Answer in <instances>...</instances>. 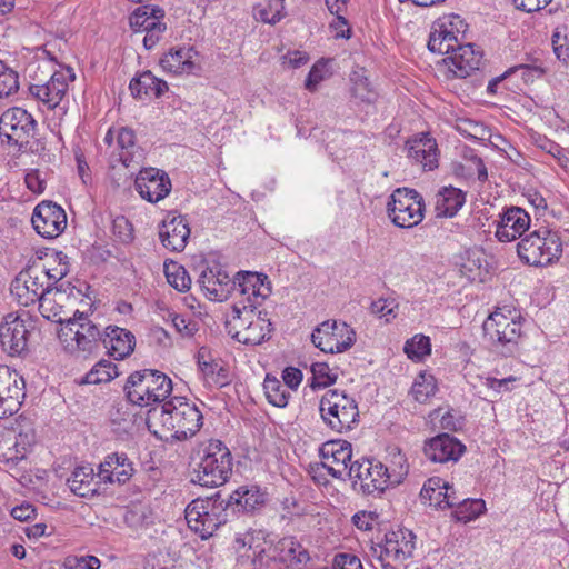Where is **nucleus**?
Returning a JSON list of instances; mask_svg holds the SVG:
<instances>
[{
    "label": "nucleus",
    "mask_w": 569,
    "mask_h": 569,
    "mask_svg": "<svg viewBox=\"0 0 569 569\" xmlns=\"http://www.w3.org/2000/svg\"><path fill=\"white\" fill-rule=\"evenodd\" d=\"M311 340L323 352L340 353L353 346L356 332L343 321L326 320L313 330Z\"/></svg>",
    "instance_id": "nucleus-15"
},
{
    "label": "nucleus",
    "mask_w": 569,
    "mask_h": 569,
    "mask_svg": "<svg viewBox=\"0 0 569 569\" xmlns=\"http://www.w3.org/2000/svg\"><path fill=\"white\" fill-rule=\"evenodd\" d=\"M164 30L166 24L161 21L156 23V26H152L149 29L144 30V37L142 40L144 48L147 50L152 49L160 41Z\"/></svg>",
    "instance_id": "nucleus-58"
},
{
    "label": "nucleus",
    "mask_w": 569,
    "mask_h": 569,
    "mask_svg": "<svg viewBox=\"0 0 569 569\" xmlns=\"http://www.w3.org/2000/svg\"><path fill=\"white\" fill-rule=\"evenodd\" d=\"M19 90V74L16 70L0 60V99L9 97Z\"/></svg>",
    "instance_id": "nucleus-48"
},
{
    "label": "nucleus",
    "mask_w": 569,
    "mask_h": 569,
    "mask_svg": "<svg viewBox=\"0 0 569 569\" xmlns=\"http://www.w3.org/2000/svg\"><path fill=\"white\" fill-rule=\"evenodd\" d=\"M319 412L323 423L338 433L353 429L359 418L356 400L338 389L325 392L319 402Z\"/></svg>",
    "instance_id": "nucleus-9"
},
{
    "label": "nucleus",
    "mask_w": 569,
    "mask_h": 569,
    "mask_svg": "<svg viewBox=\"0 0 569 569\" xmlns=\"http://www.w3.org/2000/svg\"><path fill=\"white\" fill-rule=\"evenodd\" d=\"M164 273L168 283L180 292L188 291L191 278L186 268L177 262L164 263Z\"/></svg>",
    "instance_id": "nucleus-45"
},
{
    "label": "nucleus",
    "mask_w": 569,
    "mask_h": 569,
    "mask_svg": "<svg viewBox=\"0 0 569 569\" xmlns=\"http://www.w3.org/2000/svg\"><path fill=\"white\" fill-rule=\"evenodd\" d=\"M322 458L321 466L336 479H342L343 475L349 471L352 449L348 441H329L322 445L320 449Z\"/></svg>",
    "instance_id": "nucleus-24"
},
{
    "label": "nucleus",
    "mask_w": 569,
    "mask_h": 569,
    "mask_svg": "<svg viewBox=\"0 0 569 569\" xmlns=\"http://www.w3.org/2000/svg\"><path fill=\"white\" fill-rule=\"evenodd\" d=\"M112 233L121 243H130L133 240L132 223L123 216L117 217L112 222Z\"/></svg>",
    "instance_id": "nucleus-54"
},
{
    "label": "nucleus",
    "mask_w": 569,
    "mask_h": 569,
    "mask_svg": "<svg viewBox=\"0 0 569 569\" xmlns=\"http://www.w3.org/2000/svg\"><path fill=\"white\" fill-rule=\"evenodd\" d=\"M466 202V194L458 188L445 187L436 196L437 217H453Z\"/></svg>",
    "instance_id": "nucleus-38"
},
{
    "label": "nucleus",
    "mask_w": 569,
    "mask_h": 569,
    "mask_svg": "<svg viewBox=\"0 0 569 569\" xmlns=\"http://www.w3.org/2000/svg\"><path fill=\"white\" fill-rule=\"evenodd\" d=\"M377 519L375 512L359 511L353 515L352 523L360 530L368 531L373 528V523Z\"/></svg>",
    "instance_id": "nucleus-59"
},
{
    "label": "nucleus",
    "mask_w": 569,
    "mask_h": 569,
    "mask_svg": "<svg viewBox=\"0 0 569 569\" xmlns=\"http://www.w3.org/2000/svg\"><path fill=\"white\" fill-rule=\"evenodd\" d=\"M398 305L393 299H378L371 303L370 310L373 315L380 319H385L386 322H390L397 317Z\"/></svg>",
    "instance_id": "nucleus-52"
},
{
    "label": "nucleus",
    "mask_w": 569,
    "mask_h": 569,
    "mask_svg": "<svg viewBox=\"0 0 569 569\" xmlns=\"http://www.w3.org/2000/svg\"><path fill=\"white\" fill-rule=\"evenodd\" d=\"M127 399L136 406L162 405L172 392L171 379L161 371L143 369L132 372L126 382Z\"/></svg>",
    "instance_id": "nucleus-6"
},
{
    "label": "nucleus",
    "mask_w": 569,
    "mask_h": 569,
    "mask_svg": "<svg viewBox=\"0 0 569 569\" xmlns=\"http://www.w3.org/2000/svg\"><path fill=\"white\" fill-rule=\"evenodd\" d=\"M232 466V456L228 447L220 440H210L201 450L191 480L202 487L222 486L230 478Z\"/></svg>",
    "instance_id": "nucleus-5"
},
{
    "label": "nucleus",
    "mask_w": 569,
    "mask_h": 569,
    "mask_svg": "<svg viewBox=\"0 0 569 569\" xmlns=\"http://www.w3.org/2000/svg\"><path fill=\"white\" fill-rule=\"evenodd\" d=\"M252 569H262L269 566L270 559H278L287 566L306 565L310 560L309 552L293 537L280 539L273 547L256 546L252 550Z\"/></svg>",
    "instance_id": "nucleus-14"
},
{
    "label": "nucleus",
    "mask_w": 569,
    "mask_h": 569,
    "mask_svg": "<svg viewBox=\"0 0 569 569\" xmlns=\"http://www.w3.org/2000/svg\"><path fill=\"white\" fill-rule=\"evenodd\" d=\"M63 299L64 292L57 288L47 291L39 301V310L41 315L48 320L63 326L68 319L63 306L61 305Z\"/></svg>",
    "instance_id": "nucleus-39"
},
{
    "label": "nucleus",
    "mask_w": 569,
    "mask_h": 569,
    "mask_svg": "<svg viewBox=\"0 0 569 569\" xmlns=\"http://www.w3.org/2000/svg\"><path fill=\"white\" fill-rule=\"evenodd\" d=\"M198 282L206 297L212 301L226 300L231 289V278L220 264L202 270Z\"/></svg>",
    "instance_id": "nucleus-27"
},
{
    "label": "nucleus",
    "mask_w": 569,
    "mask_h": 569,
    "mask_svg": "<svg viewBox=\"0 0 569 569\" xmlns=\"http://www.w3.org/2000/svg\"><path fill=\"white\" fill-rule=\"evenodd\" d=\"M327 72V64L321 61L317 62L309 71L305 83L306 88L310 91L316 90L317 86L326 78Z\"/></svg>",
    "instance_id": "nucleus-56"
},
{
    "label": "nucleus",
    "mask_w": 569,
    "mask_h": 569,
    "mask_svg": "<svg viewBox=\"0 0 569 569\" xmlns=\"http://www.w3.org/2000/svg\"><path fill=\"white\" fill-rule=\"evenodd\" d=\"M284 0H268V3L258 10L259 18L267 23L274 24L283 18Z\"/></svg>",
    "instance_id": "nucleus-51"
},
{
    "label": "nucleus",
    "mask_w": 569,
    "mask_h": 569,
    "mask_svg": "<svg viewBox=\"0 0 569 569\" xmlns=\"http://www.w3.org/2000/svg\"><path fill=\"white\" fill-rule=\"evenodd\" d=\"M518 10L531 13L537 12L548 6L551 0H511Z\"/></svg>",
    "instance_id": "nucleus-61"
},
{
    "label": "nucleus",
    "mask_w": 569,
    "mask_h": 569,
    "mask_svg": "<svg viewBox=\"0 0 569 569\" xmlns=\"http://www.w3.org/2000/svg\"><path fill=\"white\" fill-rule=\"evenodd\" d=\"M146 423L149 431L160 440H186L199 431L202 415L194 403L174 397L151 408Z\"/></svg>",
    "instance_id": "nucleus-2"
},
{
    "label": "nucleus",
    "mask_w": 569,
    "mask_h": 569,
    "mask_svg": "<svg viewBox=\"0 0 569 569\" xmlns=\"http://www.w3.org/2000/svg\"><path fill=\"white\" fill-rule=\"evenodd\" d=\"M133 463L126 453H110L99 465L97 477L103 483L123 485L133 476Z\"/></svg>",
    "instance_id": "nucleus-28"
},
{
    "label": "nucleus",
    "mask_w": 569,
    "mask_h": 569,
    "mask_svg": "<svg viewBox=\"0 0 569 569\" xmlns=\"http://www.w3.org/2000/svg\"><path fill=\"white\" fill-rule=\"evenodd\" d=\"M227 510L226 500L217 493L213 497L192 500L184 513L188 527L201 539H208L228 521Z\"/></svg>",
    "instance_id": "nucleus-7"
},
{
    "label": "nucleus",
    "mask_w": 569,
    "mask_h": 569,
    "mask_svg": "<svg viewBox=\"0 0 569 569\" xmlns=\"http://www.w3.org/2000/svg\"><path fill=\"white\" fill-rule=\"evenodd\" d=\"M409 359L420 361L431 352L430 339L423 335H416L409 339L403 348Z\"/></svg>",
    "instance_id": "nucleus-47"
},
{
    "label": "nucleus",
    "mask_w": 569,
    "mask_h": 569,
    "mask_svg": "<svg viewBox=\"0 0 569 569\" xmlns=\"http://www.w3.org/2000/svg\"><path fill=\"white\" fill-rule=\"evenodd\" d=\"M198 366L209 386L221 388L230 382L229 370L223 361L212 359L204 349L198 352Z\"/></svg>",
    "instance_id": "nucleus-33"
},
{
    "label": "nucleus",
    "mask_w": 569,
    "mask_h": 569,
    "mask_svg": "<svg viewBox=\"0 0 569 569\" xmlns=\"http://www.w3.org/2000/svg\"><path fill=\"white\" fill-rule=\"evenodd\" d=\"M36 515L34 508L30 503H23L12 508L11 516L20 521H27Z\"/></svg>",
    "instance_id": "nucleus-64"
},
{
    "label": "nucleus",
    "mask_w": 569,
    "mask_h": 569,
    "mask_svg": "<svg viewBox=\"0 0 569 569\" xmlns=\"http://www.w3.org/2000/svg\"><path fill=\"white\" fill-rule=\"evenodd\" d=\"M486 511V503L482 499L463 498L459 506L452 511V517L460 522H469L477 519Z\"/></svg>",
    "instance_id": "nucleus-44"
},
{
    "label": "nucleus",
    "mask_w": 569,
    "mask_h": 569,
    "mask_svg": "<svg viewBox=\"0 0 569 569\" xmlns=\"http://www.w3.org/2000/svg\"><path fill=\"white\" fill-rule=\"evenodd\" d=\"M134 336L127 329L109 326L101 333L100 343L114 359H123L133 351Z\"/></svg>",
    "instance_id": "nucleus-31"
},
{
    "label": "nucleus",
    "mask_w": 569,
    "mask_h": 569,
    "mask_svg": "<svg viewBox=\"0 0 569 569\" xmlns=\"http://www.w3.org/2000/svg\"><path fill=\"white\" fill-rule=\"evenodd\" d=\"M31 321L17 313H8L0 323V345L10 356H21L28 351Z\"/></svg>",
    "instance_id": "nucleus-18"
},
{
    "label": "nucleus",
    "mask_w": 569,
    "mask_h": 569,
    "mask_svg": "<svg viewBox=\"0 0 569 569\" xmlns=\"http://www.w3.org/2000/svg\"><path fill=\"white\" fill-rule=\"evenodd\" d=\"M37 121L24 109L13 107L6 110L0 118V134L8 143L23 147L36 133Z\"/></svg>",
    "instance_id": "nucleus-17"
},
{
    "label": "nucleus",
    "mask_w": 569,
    "mask_h": 569,
    "mask_svg": "<svg viewBox=\"0 0 569 569\" xmlns=\"http://www.w3.org/2000/svg\"><path fill=\"white\" fill-rule=\"evenodd\" d=\"M487 264L485 253L480 250H471L467 252V257L462 263V271L467 277L476 279L481 277V270Z\"/></svg>",
    "instance_id": "nucleus-49"
},
{
    "label": "nucleus",
    "mask_w": 569,
    "mask_h": 569,
    "mask_svg": "<svg viewBox=\"0 0 569 569\" xmlns=\"http://www.w3.org/2000/svg\"><path fill=\"white\" fill-rule=\"evenodd\" d=\"M226 329L238 342L257 346L270 338L271 322L268 313L259 310L256 303L239 300L227 316Z\"/></svg>",
    "instance_id": "nucleus-3"
},
{
    "label": "nucleus",
    "mask_w": 569,
    "mask_h": 569,
    "mask_svg": "<svg viewBox=\"0 0 569 569\" xmlns=\"http://www.w3.org/2000/svg\"><path fill=\"white\" fill-rule=\"evenodd\" d=\"M283 385L296 390L302 381V372L298 368L288 367L282 372Z\"/></svg>",
    "instance_id": "nucleus-60"
},
{
    "label": "nucleus",
    "mask_w": 569,
    "mask_h": 569,
    "mask_svg": "<svg viewBox=\"0 0 569 569\" xmlns=\"http://www.w3.org/2000/svg\"><path fill=\"white\" fill-rule=\"evenodd\" d=\"M263 390L269 403L278 408H284L291 397L283 382L270 375H267L264 378Z\"/></svg>",
    "instance_id": "nucleus-42"
},
{
    "label": "nucleus",
    "mask_w": 569,
    "mask_h": 569,
    "mask_svg": "<svg viewBox=\"0 0 569 569\" xmlns=\"http://www.w3.org/2000/svg\"><path fill=\"white\" fill-rule=\"evenodd\" d=\"M388 217L399 228H412L419 224L425 217L422 197L412 189L398 188L387 204Z\"/></svg>",
    "instance_id": "nucleus-12"
},
{
    "label": "nucleus",
    "mask_w": 569,
    "mask_h": 569,
    "mask_svg": "<svg viewBox=\"0 0 569 569\" xmlns=\"http://www.w3.org/2000/svg\"><path fill=\"white\" fill-rule=\"evenodd\" d=\"M31 222L38 234L53 239L66 229L67 214L57 203L42 201L36 206Z\"/></svg>",
    "instance_id": "nucleus-20"
},
{
    "label": "nucleus",
    "mask_w": 569,
    "mask_h": 569,
    "mask_svg": "<svg viewBox=\"0 0 569 569\" xmlns=\"http://www.w3.org/2000/svg\"><path fill=\"white\" fill-rule=\"evenodd\" d=\"M194 54L191 48L170 50L161 58L160 66L163 71L172 74H190L196 69Z\"/></svg>",
    "instance_id": "nucleus-36"
},
{
    "label": "nucleus",
    "mask_w": 569,
    "mask_h": 569,
    "mask_svg": "<svg viewBox=\"0 0 569 569\" xmlns=\"http://www.w3.org/2000/svg\"><path fill=\"white\" fill-rule=\"evenodd\" d=\"M101 561L96 556H69L62 562L63 569H99Z\"/></svg>",
    "instance_id": "nucleus-53"
},
{
    "label": "nucleus",
    "mask_w": 569,
    "mask_h": 569,
    "mask_svg": "<svg viewBox=\"0 0 569 569\" xmlns=\"http://www.w3.org/2000/svg\"><path fill=\"white\" fill-rule=\"evenodd\" d=\"M74 78L76 76L71 68H60L46 82L31 83L29 86L30 96L42 103L48 110H53L62 102L69 90V84Z\"/></svg>",
    "instance_id": "nucleus-16"
},
{
    "label": "nucleus",
    "mask_w": 569,
    "mask_h": 569,
    "mask_svg": "<svg viewBox=\"0 0 569 569\" xmlns=\"http://www.w3.org/2000/svg\"><path fill=\"white\" fill-rule=\"evenodd\" d=\"M520 315L508 307L497 308L483 322L485 339L497 353L505 357L518 350L521 337Z\"/></svg>",
    "instance_id": "nucleus-4"
},
{
    "label": "nucleus",
    "mask_w": 569,
    "mask_h": 569,
    "mask_svg": "<svg viewBox=\"0 0 569 569\" xmlns=\"http://www.w3.org/2000/svg\"><path fill=\"white\" fill-rule=\"evenodd\" d=\"M26 382L19 372L0 366V419L11 417L20 410L26 397Z\"/></svg>",
    "instance_id": "nucleus-19"
},
{
    "label": "nucleus",
    "mask_w": 569,
    "mask_h": 569,
    "mask_svg": "<svg viewBox=\"0 0 569 569\" xmlns=\"http://www.w3.org/2000/svg\"><path fill=\"white\" fill-rule=\"evenodd\" d=\"M118 159L127 168L138 166L144 159L143 150L136 143V134L129 128H121L117 137Z\"/></svg>",
    "instance_id": "nucleus-34"
},
{
    "label": "nucleus",
    "mask_w": 569,
    "mask_h": 569,
    "mask_svg": "<svg viewBox=\"0 0 569 569\" xmlns=\"http://www.w3.org/2000/svg\"><path fill=\"white\" fill-rule=\"evenodd\" d=\"M190 237L187 219L177 212H169L159 227V238L162 244L172 251H182Z\"/></svg>",
    "instance_id": "nucleus-25"
},
{
    "label": "nucleus",
    "mask_w": 569,
    "mask_h": 569,
    "mask_svg": "<svg viewBox=\"0 0 569 569\" xmlns=\"http://www.w3.org/2000/svg\"><path fill=\"white\" fill-rule=\"evenodd\" d=\"M238 287L242 296L241 300H244L246 303H249V299L252 303L257 305V308L262 303V301L269 297L271 293V286L268 281V277L258 273L246 271L243 273H238L237 277Z\"/></svg>",
    "instance_id": "nucleus-30"
},
{
    "label": "nucleus",
    "mask_w": 569,
    "mask_h": 569,
    "mask_svg": "<svg viewBox=\"0 0 569 569\" xmlns=\"http://www.w3.org/2000/svg\"><path fill=\"white\" fill-rule=\"evenodd\" d=\"M416 548V536L408 529L385 535L382 542L371 546V557L382 569H406Z\"/></svg>",
    "instance_id": "nucleus-10"
},
{
    "label": "nucleus",
    "mask_w": 569,
    "mask_h": 569,
    "mask_svg": "<svg viewBox=\"0 0 569 569\" xmlns=\"http://www.w3.org/2000/svg\"><path fill=\"white\" fill-rule=\"evenodd\" d=\"M163 17V10L158 7L142 6L137 8L129 18L131 29L136 33H143L156 23L160 22Z\"/></svg>",
    "instance_id": "nucleus-40"
},
{
    "label": "nucleus",
    "mask_w": 569,
    "mask_h": 569,
    "mask_svg": "<svg viewBox=\"0 0 569 569\" xmlns=\"http://www.w3.org/2000/svg\"><path fill=\"white\" fill-rule=\"evenodd\" d=\"M348 477L355 485H360L365 495H380L390 485L399 482L398 479H392L383 463L372 459H361L350 463Z\"/></svg>",
    "instance_id": "nucleus-13"
},
{
    "label": "nucleus",
    "mask_w": 569,
    "mask_h": 569,
    "mask_svg": "<svg viewBox=\"0 0 569 569\" xmlns=\"http://www.w3.org/2000/svg\"><path fill=\"white\" fill-rule=\"evenodd\" d=\"M438 390L437 381L433 375L420 372L411 387V395L420 403L427 402Z\"/></svg>",
    "instance_id": "nucleus-43"
},
{
    "label": "nucleus",
    "mask_w": 569,
    "mask_h": 569,
    "mask_svg": "<svg viewBox=\"0 0 569 569\" xmlns=\"http://www.w3.org/2000/svg\"><path fill=\"white\" fill-rule=\"evenodd\" d=\"M134 187L142 199L157 203L171 191V180L162 170L146 168L139 171Z\"/></svg>",
    "instance_id": "nucleus-21"
},
{
    "label": "nucleus",
    "mask_w": 569,
    "mask_h": 569,
    "mask_svg": "<svg viewBox=\"0 0 569 569\" xmlns=\"http://www.w3.org/2000/svg\"><path fill=\"white\" fill-rule=\"evenodd\" d=\"M27 188L33 193H42L46 189V181L41 179L39 170H32L24 178Z\"/></svg>",
    "instance_id": "nucleus-62"
},
{
    "label": "nucleus",
    "mask_w": 569,
    "mask_h": 569,
    "mask_svg": "<svg viewBox=\"0 0 569 569\" xmlns=\"http://www.w3.org/2000/svg\"><path fill=\"white\" fill-rule=\"evenodd\" d=\"M50 278L49 272L40 270L21 271L11 284V292L14 293L24 306L40 301L41 297L50 291L49 286L44 288L43 279Z\"/></svg>",
    "instance_id": "nucleus-23"
},
{
    "label": "nucleus",
    "mask_w": 569,
    "mask_h": 569,
    "mask_svg": "<svg viewBox=\"0 0 569 569\" xmlns=\"http://www.w3.org/2000/svg\"><path fill=\"white\" fill-rule=\"evenodd\" d=\"M266 502V492L258 486H241L226 501L227 509L238 512H252Z\"/></svg>",
    "instance_id": "nucleus-32"
},
{
    "label": "nucleus",
    "mask_w": 569,
    "mask_h": 569,
    "mask_svg": "<svg viewBox=\"0 0 569 569\" xmlns=\"http://www.w3.org/2000/svg\"><path fill=\"white\" fill-rule=\"evenodd\" d=\"M313 377L312 387L326 388L336 382L338 376L332 372L329 366L325 362H316L311 366Z\"/></svg>",
    "instance_id": "nucleus-50"
},
{
    "label": "nucleus",
    "mask_w": 569,
    "mask_h": 569,
    "mask_svg": "<svg viewBox=\"0 0 569 569\" xmlns=\"http://www.w3.org/2000/svg\"><path fill=\"white\" fill-rule=\"evenodd\" d=\"M517 252L521 261L529 266H547L560 258L562 242L557 231L543 227L522 237Z\"/></svg>",
    "instance_id": "nucleus-8"
},
{
    "label": "nucleus",
    "mask_w": 569,
    "mask_h": 569,
    "mask_svg": "<svg viewBox=\"0 0 569 569\" xmlns=\"http://www.w3.org/2000/svg\"><path fill=\"white\" fill-rule=\"evenodd\" d=\"M174 329L183 337H191L198 330L197 322L176 312H169Z\"/></svg>",
    "instance_id": "nucleus-55"
},
{
    "label": "nucleus",
    "mask_w": 569,
    "mask_h": 569,
    "mask_svg": "<svg viewBox=\"0 0 569 569\" xmlns=\"http://www.w3.org/2000/svg\"><path fill=\"white\" fill-rule=\"evenodd\" d=\"M513 68L515 72L518 70L522 71V78L526 82L533 81L545 74V69L540 66L519 64Z\"/></svg>",
    "instance_id": "nucleus-63"
},
{
    "label": "nucleus",
    "mask_w": 569,
    "mask_h": 569,
    "mask_svg": "<svg viewBox=\"0 0 569 569\" xmlns=\"http://www.w3.org/2000/svg\"><path fill=\"white\" fill-rule=\"evenodd\" d=\"M463 27V20L457 14L440 19L433 23L428 41V49L446 54L445 66L452 77L460 79L469 77L481 63V56L475 52L472 44L459 43L458 34L465 31Z\"/></svg>",
    "instance_id": "nucleus-1"
},
{
    "label": "nucleus",
    "mask_w": 569,
    "mask_h": 569,
    "mask_svg": "<svg viewBox=\"0 0 569 569\" xmlns=\"http://www.w3.org/2000/svg\"><path fill=\"white\" fill-rule=\"evenodd\" d=\"M118 376L117 367L110 361L100 360L93 368L83 377L82 382L87 385H98L109 382Z\"/></svg>",
    "instance_id": "nucleus-46"
},
{
    "label": "nucleus",
    "mask_w": 569,
    "mask_h": 569,
    "mask_svg": "<svg viewBox=\"0 0 569 569\" xmlns=\"http://www.w3.org/2000/svg\"><path fill=\"white\" fill-rule=\"evenodd\" d=\"M465 451L466 446L448 433L432 437L423 446L425 457L433 463H456Z\"/></svg>",
    "instance_id": "nucleus-22"
},
{
    "label": "nucleus",
    "mask_w": 569,
    "mask_h": 569,
    "mask_svg": "<svg viewBox=\"0 0 569 569\" xmlns=\"http://www.w3.org/2000/svg\"><path fill=\"white\" fill-rule=\"evenodd\" d=\"M96 477L91 466H80L72 471L67 482L74 495L90 498L99 491V481H96Z\"/></svg>",
    "instance_id": "nucleus-35"
},
{
    "label": "nucleus",
    "mask_w": 569,
    "mask_h": 569,
    "mask_svg": "<svg viewBox=\"0 0 569 569\" xmlns=\"http://www.w3.org/2000/svg\"><path fill=\"white\" fill-rule=\"evenodd\" d=\"M335 569H363L360 559L352 553H338L333 559Z\"/></svg>",
    "instance_id": "nucleus-57"
},
{
    "label": "nucleus",
    "mask_w": 569,
    "mask_h": 569,
    "mask_svg": "<svg viewBox=\"0 0 569 569\" xmlns=\"http://www.w3.org/2000/svg\"><path fill=\"white\" fill-rule=\"evenodd\" d=\"M129 89L136 98H159L168 90V84L166 81L154 77L151 71H144L130 81Z\"/></svg>",
    "instance_id": "nucleus-37"
},
{
    "label": "nucleus",
    "mask_w": 569,
    "mask_h": 569,
    "mask_svg": "<svg viewBox=\"0 0 569 569\" xmlns=\"http://www.w3.org/2000/svg\"><path fill=\"white\" fill-rule=\"evenodd\" d=\"M408 158L421 164L425 170H433L438 167V144L428 134H421L407 141Z\"/></svg>",
    "instance_id": "nucleus-29"
},
{
    "label": "nucleus",
    "mask_w": 569,
    "mask_h": 569,
    "mask_svg": "<svg viewBox=\"0 0 569 569\" xmlns=\"http://www.w3.org/2000/svg\"><path fill=\"white\" fill-rule=\"evenodd\" d=\"M23 435H3L0 437V461L18 463L24 458L26 446Z\"/></svg>",
    "instance_id": "nucleus-41"
},
{
    "label": "nucleus",
    "mask_w": 569,
    "mask_h": 569,
    "mask_svg": "<svg viewBox=\"0 0 569 569\" xmlns=\"http://www.w3.org/2000/svg\"><path fill=\"white\" fill-rule=\"evenodd\" d=\"M58 336L70 352L91 353L100 346L101 340L100 329L80 311L67 319Z\"/></svg>",
    "instance_id": "nucleus-11"
},
{
    "label": "nucleus",
    "mask_w": 569,
    "mask_h": 569,
    "mask_svg": "<svg viewBox=\"0 0 569 569\" xmlns=\"http://www.w3.org/2000/svg\"><path fill=\"white\" fill-rule=\"evenodd\" d=\"M531 223L530 216L519 207H511L505 210L497 226L496 237L501 242H511L525 237Z\"/></svg>",
    "instance_id": "nucleus-26"
}]
</instances>
